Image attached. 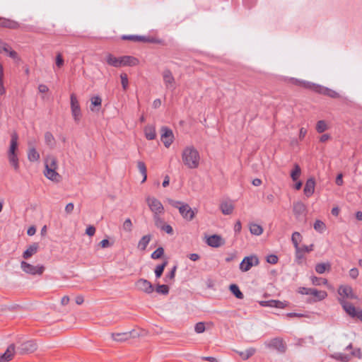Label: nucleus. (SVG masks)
<instances>
[{"label":"nucleus","instance_id":"58","mask_svg":"<svg viewBox=\"0 0 362 362\" xmlns=\"http://www.w3.org/2000/svg\"><path fill=\"white\" fill-rule=\"evenodd\" d=\"M95 233V228L93 226H89L86 230V233L88 235V236H93L94 235Z\"/></svg>","mask_w":362,"mask_h":362},{"label":"nucleus","instance_id":"48","mask_svg":"<svg viewBox=\"0 0 362 362\" xmlns=\"http://www.w3.org/2000/svg\"><path fill=\"white\" fill-rule=\"evenodd\" d=\"M132 228L133 224L131 219L127 218L122 224V229L127 233H130L132 230Z\"/></svg>","mask_w":362,"mask_h":362},{"label":"nucleus","instance_id":"55","mask_svg":"<svg viewBox=\"0 0 362 362\" xmlns=\"http://www.w3.org/2000/svg\"><path fill=\"white\" fill-rule=\"evenodd\" d=\"M279 258L275 255H270L266 257V261L269 264H275L278 262Z\"/></svg>","mask_w":362,"mask_h":362},{"label":"nucleus","instance_id":"3","mask_svg":"<svg viewBox=\"0 0 362 362\" xmlns=\"http://www.w3.org/2000/svg\"><path fill=\"white\" fill-rule=\"evenodd\" d=\"M168 202L171 206L179 209L183 218L187 221H192L194 218L195 216L194 211L187 204L173 199H168Z\"/></svg>","mask_w":362,"mask_h":362},{"label":"nucleus","instance_id":"56","mask_svg":"<svg viewBox=\"0 0 362 362\" xmlns=\"http://www.w3.org/2000/svg\"><path fill=\"white\" fill-rule=\"evenodd\" d=\"M56 65L60 68L64 65V59L62 58V56L60 53H58L56 56Z\"/></svg>","mask_w":362,"mask_h":362},{"label":"nucleus","instance_id":"38","mask_svg":"<svg viewBox=\"0 0 362 362\" xmlns=\"http://www.w3.org/2000/svg\"><path fill=\"white\" fill-rule=\"evenodd\" d=\"M137 168L139 172L143 175L142 182H144L147 178V170L145 163L143 161L137 162Z\"/></svg>","mask_w":362,"mask_h":362},{"label":"nucleus","instance_id":"47","mask_svg":"<svg viewBox=\"0 0 362 362\" xmlns=\"http://www.w3.org/2000/svg\"><path fill=\"white\" fill-rule=\"evenodd\" d=\"M301 235L298 232H294L291 236V240L295 247H300L299 243L301 241Z\"/></svg>","mask_w":362,"mask_h":362},{"label":"nucleus","instance_id":"39","mask_svg":"<svg viewBox=\"0 0 362 362\" xmlns=\"http://www.w3.org/2000/svg\"><path fill=\"white\" fill-rule=\"evenodd\" d=\"M331 269V264L329 262H321L316 265L315 272L329 271Z\"/></svg>","mask_w":362,"mask_h":362},{"label":"nucleus","instance_id":"43","mask_svg":"<svg viewBox=\"0 0 362 362\" xmlns=\"http://www.w3.org/2000/svg\"><path fill=\"white\" fill-rule=\"evenodd\" d=\"M162 215L153 216L154 225L156 228L161 229V228L165 224L164 219L161 217Z\"/></svg>","mask_w":362,"mask_h":362},{"label":"nucleus","instance_id":"53","mask_svg":"<svg viewBox=\"0 0 362 362\" xmlns=\"http://www.w3.org/2000/svg\"><path fill=\"white\" fill-rule=\"evenodd\" d=\"M194 330L198 334L203 333L205 331V324L202 322L197 323L194 327Z\"/></svg>","mask_w":362,"mask_h":362},{"label":"nucleus","instance_id":"28","mask_svg":"<svg viewBox=\"0 0 362 362\" xmlns=\"http://www.w3.org/2000/svg\"><path fill=\"white\" fill-rule=\"evenodd\" d=\"M39 248V245L37 243H34L28 246L27 250L23 252V257L25 259H28L35 254Z\"/></svg>","mask_w":362,"mask_h":362},{"label":"nucleus","instance_id":"32","mask_svg":"<svg viewBox=\"0 0 362 362\" xmlns=\"http://www.w3.org/2000/svg\"><path fill=\"white\" fill-rule=\"evenodd\" d=\"M249 229L251 234L254 235H260L264 231L263 228L255 223H250L249 225Z\"/></svg>","mask_w":362,"mask_h":362},{"label":"nucleus","instance_id":"14","mask_svg":"<svg viewBox=\"0 0 362 362\" xmlns=\"http://www.w3.org/2000/svg\"><path fill=\"white\" fill-rule=\"evenodd\" d=\"M293 212L296 216V218L300 220L302 216H305L307 207L302 202H296L293 203Z\"/></svg>","mask_w":362,"mask_h":362},{"label":"nucleus","instance_id":"9","mask_svg":"<svg viewBox=\"0 0 362 362\" xmlns=\"http://www.w3.org/2000/svg\"><path fill=\"white\" fill-rule=\"evenodd\" d=\"M265 346L269 349H275L279 353H284L286 349V344L281 338H274L266 341Z\"/></svg>","mask_w":362,"mask_h":362},{"label":"nucleus","instance_id":"57","mask_svg":"<svg viewBox=\"0 0 362 362\" xmlns=\"http://www.w3.org/2000/svg\"><path fill=\"white\" fill-rule=\"evenodd\" d=\"M163 231H165L166 233L169 235H172L173 233V229L172 226L165 223L160 229Z\"/></svg>","mask_w":362,"mask_h":362},{"label":"nucleus","instance_id":"29","mask_svg":"<svg viewBox=\"0 0 362 362\" xmlns=\"http://www.w3.org/2000/svg\"><path fill=\"white\" fill-rule=\"evenodd\" d=\"M220 208L223 214L229 215L234 210V204L231 202H224L221 203Z\"/></svg>","mask_w":362,"mask_h":362},{"label":"nucleus","instance_id":"37","mask_svg":"<svg viewBox=\"0 0 362 362\" xmlns=\"http://www.w3.org/2000/svg\"><path fill=\"white\" fill-rule=\"evenodd\" d=\"M229 290L237 298L243 299L244 298L243 293L240 291L239 287L236 284H230Z\"/></svg>","mask_w":362,"mask_h":362},{"label":"nucleus","instance_id":"27","mask_svg":"<svg viewBox=\"0 0 362 362\" xmlns=\"http://www.w3.org/2000/svg\"><path fill=\"white\" fill-rule=\"evenodd\" d=\"M122 61V66H136L139 64V60L131 56H124L121 57Z\"/></svg>","mask_w":362,"mask_h":362},{"label":"nucleus","instance_id":"11","mask_svg":"<svg viewBox=\"0 0 362 362\" xmlns=\"http://www.w3.org/2000/svg\"><path fill=\"white\" fill-rule=\"evenodd\" d=\"M342 303L344 310L351 317L358 318L362 321V310L356 308L350 303L342 302Z\"/></svg>","mask_w":362,"mask_h":362},{"label":"nucleus","instance_id":"21","mask_svg":"<svg viewBox=\"0 0 362 362\" xmlns=\"http://www.w3.org/2000/svg\"><path fill=\"white\" fill-rule=\"evenodd\" d=\"M15 354V346L11 344L7 348L6 351L0 356V362H8L11 361Z\"/></svg>","mask_w":362,"mask_h":362},{"label":"nucleus","instance_id":"35","mask_svg":"<svg viewBox=\"0 0 362 362\" xmlns=\"http://www.w3.org/2000/svg\"><path fill=\"white\" fill-rule=\"evenodd\" d=\"M151 240V235L143 236L138 243V248L141 250H145Z\"/></svg>","mask_w":362,"mask_h":362},{"label":"nucleus","instance_id":"46","mask_svg":"<svg viewBox=\"0 0 362 362\" xmlns=\"http://www.w3.org/2000/svg\"><path fill=\"white\" fill-rule=\"evenodd\" d=\"M123 40H129L133 41H138V42H145L146 41V39L144 36H139V35H123L122 36Z\"/></svg>","mask_w":362,"mask_h":362},{"label":"nucleus","instance_id":"24","mask_svg":"<svg viewBox=\"0 0 362 362\" xmlns=\"http://www.w3.org/2000/svg\"><path fill=\"white\" fill-rule=\"evenodd\" d=\"M102 99L98 95L93 96L90 98V110L92 112H98L101 107Z\"/></svg>","mask_w":362,"mask_h":362},{"label":"nucleus","instance_id":"64","mask_svg":"<svg viewBox=\"0 0 362 362\" xmlns=\"http://www.w3.org/2000/svg\"><path fill=\"white\" fill-rule=\"evenodd\" d=\"M38 90L40 93H47L49 90V88L46 85L40 84L38 86Z\"/></svg>","mask_w":362,"mask_h":362},{"label":"nucleus","instance_id":"59","mask_svg":"<svg viewBox=\"0 0 362 362\" xmlns=\"http://www.w3.org/2000/svg\"><path fill=\"white\" fill-rule=\"evenodd\" d=\"M311 289L310 288L300 287L298 292L303 295H310Z\"/></svg>","mask_w":362,"mask_h":362},{"label":"nucleus","instance_id":"5","mask_svg":"<svg viewBox=\"0 0 362 362\" xmlns=\"http://www.w3.org/2000/svg\"><path fill=\"white\" fill-rule=\"evenodd\" d=\"M339 301L343 307L342 302L349 303L347 299L358 300V296L353 292L351 286L347 285H341L338 289Z\"/></svg>","mask_w":362,"mask_h":362},{"label":"nucleus","instance_id":"8","mask_svg":"<svg viewBox=\"0 0 362 362\" xmlns=\"http://www.w3.org/2000/svg\"><path fill=\"white\" fill-rule=\"evenodd\" d=\"M162 77L166 89L173 91L176 88V81L171 71L168 69H164Z\"/></svg>","mask_w":362,"mask_h":362},{"label":"nucleus","instance_id":"1","mask_svg":"<svg viewBox=\"0 0 362 362\" xmlns=\"http://www.w3.org/2000/svg\"><path fill=\"white\" fill-rule=\"evenodd\" d=\"M182 161L189 169L198 168L201 157L198 150L192 145L185 146L182 151Z\"/></svg>","mask_w":362,"mask_h":362},{"label":"nucleus","instance_id":"17","mask_svg":"<svg viewBox=\"0 0 362 362\" xmlns=\"http://www.w3.org/2000/svg\"><path fill=\"white\" fill-rule=\"evenodd\" d=\"M206 243L213 247H218L225 244L224 239L222 238L221 235H212L209 236L206 240Z\"/></svg>","mask_w":362,"mask_h":362},{"label":"nucleus","instance_id":"2","mask_svg":"<svg viewBox=\"0 0 362 362\" xmlns=\"http://www.w3.org/2000/svg\"><path fill=\"white\" fill-rule=\"evenodd\" d=\"M58 168V161L55 156L48 155L45 157L44 175L48 180L57 183L62 180V176L57 172Z\"/></svg>","mask_w":362,"mask_h":362},{"label":"nucleus","instance_id":"6","mask_svg":"<svg viewBox=\"0 0 362 362\" xmlns=\"http://www.w3.org/2000/svg\"><path fill=\"white\" fill-rule=\"evenodd\" d=\"M354 356L361 358L362 357V353L360 349H357L352 351L350 354H344L341 352H336L330 355V357L333 359L341 362H349Z\"/></svg>","mask_w":362,"mask_h":362},{"label":"nucleus","instance_id":"50","mask_svg":"<svg viewBox=\"0 0 362 362\" xmlns=\"http://www.w3.org/2000/svg\"><path fill=\"white\" fill-rule=\"evenodd\" d=\"M174 279L175 273H166L163 282L167 284V285L170 284L174 281Z\"/></svg>","mask_w":362,"mask_h":362},{"label":"nucleus","instance_id":"51","mask_svg":"<svg viewBox=\"0 0 362 362\" xmlns=\"http://www.w3.org/2000/svg\"><path fill=\"white\" fill-rule=\"evenodd\" d=\"M164 253V250L163 247H158V249H156L151 255V257L153 259H158L160 257H161V256L163 255Z\"/></svg>","mask_w":362,"mask_h":362},{"label":"nucleus","instance_id":"19","mask_svg":"<svg viewBox=\"0 0 362 362\" xmlns=\"http://www.w3.org/2000/svg\"><path fill=\"white\" fill-rule=\"evenodd\" d=\"M28 159L30 162H36L40 160V153L36 151L33 143L32 141H28Z\"/></svg>","mask_w":362,"mask_h":362},{"label":"nucleus","instance_id":"33","mask_svg":"<svg viewBox=\"0 0 362 362\" xmlns=\"http://www.w3.org/2000/svg\"><path fill=\"white\" fill-rule=\"evenodd\" d=\"M310 295H311V296L315 297V301L322 300L325 299L327 297V296L326 291H318V290L315 289V288H312L311 289Z\"/></svg>","mask_w":362,"mask_h":362},{"label":"nucleus","instance_id":"49","mask_svg":"<svg viewBox=\"0 0 362 362\" xmlns=\"http://www.w3.org/2000/svg\"><path fill=\"white\" fill-rule=\"evenodd\" d=\"M310 279H311L312 284L315 286H320V285L327 284V279H324V278L311 276Z\"/></svg>","mask_w":362,"mask_h":362},{"label":"nucleus","instance_id":"26","mask_svg":"<svg viewBox=\"0 0 362 362\" xmlns=\"http://www.w3.org/2000/svg\"><path fill=\"white\" fill-rule=\"evenodd\" d=\"M0 26L11 29H17L19 24L11 19L0 18Z\"/></svg>","mask_w":362,"mask_h":362},{"label":"nucleus","instance_id":"4","mask_svg":"<svg viewBox=\"0 0 362 362\" xmlns=\"http://www.w3.org/2000/svg\"><path fill=\"white\" fill-rule=\"evenodd\" d=\"M146 202L153 216L163 215L165 212L163 204L157 198L151 196L146 197Z\"/></svg>","mask_w":362,"mask_h":362},{"label":"nucleus","instance_id":"31","mask_svg":"<svg viewBox=\"0 0 362 362\" xmlns=\"http://www.w3.org/2000/svg\"><path fill=\"white\" fill-rule=\"evenodd\" d=\"M112 339L114 341L122 342L129 339L131 337L130 332L112 333Z\"/></svg>","mask_w":362,"mask_h":362},{"label":"nucleus","instance_id":"16","mask_svg":"<svg viewBox=\"0 0 362 362\" xmlns=\"http://www.w3.org/2000/svg\"><path fill=\"white\" fill-rule=\"evenodd\" d=\"M36 349L37 344L32 340L21 344L18 348V351L22 354L32 353Z\"/></svg>","mask_w":362,"mask_h":362},{"label":"nucleus","instance_id":"13","mask_svg":"<svg viewBox=\"0 0 362 362\" xmlns=\"http://www.w3.org/2000/svg\"><path fill=\"white\" fill-rule=\"evenodd\" d=\"M313 91L327 95L332 98H338L340 97L339 94L337 91L318 84H315Z\"/></svg>","mask_w":362,"mask_h":362},{"label":"nucleus","instance_id":"23","mask_svg":"<svg viewBox=\"0 0 362 362\" xmlns=\"http://www.w3.org/2000/svg\"><path fill=\"white\" fill-rule=\"evenodd\" d=\"M290 82L292 84H294V85H296V86H301L303 88H307V89H310V90H313V88H314V86H315V83L310 82V81L299 80V79L294 78H291L290 79Z\"/></svg>","mask_w":362,"mask_h":362},{"label":"nucleus","instance_id":"61","mask_svg":"<svg viewBox=\"0 0 362 362\" xmlns=\"http://www.w3.org/2000/svg\"><path fill=\"white\" fill-rule=\"evenodd\" d=\"M11 47H9V46L7 45L6 44H5V43H1V44L0 50L1 52H4L8 54L9 50H11Z\"/></svg>","mask_w":362,"mask_h":362},{"label":"nucleus","instance_id":"40","mask_svg":"<svg viewBox=\"0 0 362 362\" xmlns=\"http://www.w3.org/2000/svg\"><path fill=\"white\" fill-rule=\"evenodd\" d=\"M301 174V169L298 164H294V168L291 173V177L293 181H296Z\"/></svg>","mask_w":362,"mask_h":362},{"label":"nucleus","instance_id":"7","mask_svg":"<svg viewBox=\"0 0 362 362\" xmlns=\"http://www.w3.org/2000/svg\"><path fill=\"white\" fill-rule=\"evenodd\" d=\"M70 105L72 117L74 121L78 123L81 117V110L78 98L74 93L70 96Z\"/></svg>","mask_w":362,"mask_h":362},{"label":"nucleus","instance_id":"45","mask_svg":"<svg viewBox=\"0 0 362 362\" xmlns=\"http://www.w3.org/2000/svg\"><path fill=\"white\" fill-rule=\"evenodd\" d=\"M313 227L316 231H317L320 233H323L326 229V226H325V223L320 220H316L314 223Z\"/></svg>","mask_w":362,"mask_h":362},{"label":"nucleus","instance_id":"62","mask_svg":"<svg viewBox=\"0 0 362 362\" xmlns=\"http://www.w3.org/2000/svg\"><path fill=\"white\" fill-rule=\"evenodd\" d=\"M300 248L302 249L303 252H309L313 250V245H303L300 247Z\"/></svg>","mask_w":362,"mask_h":362},{"label":"nucleus","instance_id":"44","mask_svg":"<svg viewBox=\"0 0 362 362\" xmlns=\"http://www.w3.org/2000/svg\"><path fill=\"white\" fill-rule=\"evenodd\" d=\"M328 129V125L325 120H320L316 124V131L318 133H322Z\"/></svg>","mask_w":362,"mask_h":362},{"label":"nucleus","instance_id":"34","mask_svg":"<svg viewBox=\"0 0 362 362\" xmlns=\"http://www.w3.org/2000/svg\"><path fill=\"white\" fill-rule=\"evenodd\" d=\"M145 136L147 139L153 140L156 137V129L155 127L151 125H148L144 129Z\"/></svg>","mask_w":362,"mask_h":362},{"label":"nucleus","instance_id":"52","mask_svg":"<svg viewBox=\"0 0 362 362\" xmlns=\"http://www.w3.org/2000/svg\"><path fill=\"white\" fill-rule=\"evenodd\" d=\"M121 83L124 90H127L129 84L128 77L126 74H122L120 75Z\"/></svg>","mask_w":362,"mask_h":362},{"label":"nucleus","instance_id":"12","mask_svg":"<svg viewBox=\"0 0 362 362\" xmlns=\"http://www.w3.org/2000/svg\"><path fill=\"white\" fill-rule=\"evenodd\" d=\"M258 264L259 259L257 256L251 255L245 257L240 264V269L243 272H247L250 270L252 266L257 265Z\"/></svg>","mask_w":362,"mask_h":362},{"label":"nucleus","instance_id":"54","mask_svg":"<svg viewBox=\"0 0 362 362\" xmlns=\"http://www.w3.org/2000/svg\"><path fill=\"white\" fill-rule=\"evenodd\" d=\"M296 249V257L298 263H300L302 259L304 258L303 257V252L302 251V249L300 248V247H295Z\"/></svg>","mask_w":362,"mask_h":362},{"label":"nucleus","instance_id":"36","mask_svg":"<svg viewBox=\"0 0 362 362\" xmlns=\"http://www.w3.org/2000/svg\"><path fill=\"white\" fill-rule=\"evenodd\" d=\"M256 349L255 348H249L244 351H237L239 356L243 360H247L255 354Z\"/></svg>","mask_w":362,"mask_h":362},{"label":"nucleus","instance_id":"20","mask_svg":"<svg viewBox=\"0 0 362 362\" xmlns=\"http://www.w3.org/2000/svg\"><path fill=\"white\" fill-rule=\"evenodd\" d=\"M315 179L313 177L309 178L305 185L304 187V194L307 197H310L312 196L315 192Z\"/></svg>","mask_w":362,"mask_h":362},{"label":"nucleus","instance_id":"60","mask_svg":"<svg viewBox=\"0 0 362 362\" xmlns=\"http://www.w3.org/2000/svg\"><path fill=\"white\" fill-rule=\"evenodd\" d=\"M74 209V205L73 203H69L65 206V211L67 214H70L72 213L73 210Z\"/></svg>","mask_w":362,"mask_h":362},{"label":"nucleus","instance_id":"22","mask_svg":"<svg viewBox=\"0 0 362 362\" xmlns=\"http://www.w3.org/2000/svg\"><path fill=\"white\" fill-rule=\"evenodd\" d=\"M18 136L16 132H13L11 136L10 146L7 154L17 153Z\"/></svg>","mask_w":362,"mask_h":362},{"label":"nucleus","instance_id":"25","mask_svg":"<svg viewBox=\"0 0 362 362\" xmlns=\"http://www.w3.org/2000/svg\"><path fill=\"white\" fill-rule=\"evenodd\" d=\"M8 163L16 172L20 168L19 159L17 153L7 154Z\"/></svg>","mask_w":362,"mask_h":362},{"label":"nucleus","instance_id":"15","mask_svg":"<svg viewBox=\"0 0 362 362\" xmlns=\"http://www.w3.org/2000/svg\"><path fill=\"white\" fill-rule=\"evenodd\" d=\"M161 140L165 147H169L173 141V133L168 127L161 128Z\"/></svg>","mask_w":362,"mask_h":362},{"label":"nucleus","instance_id":"42","mask_svg":"<svg viewBox=\"0 0 362 362\" xmlns=\"http://www.w3.org/2000/svg\"><path fill=\"white\" fill-rule=\"evenodd\" d=\"M156 291L160 294L167 295L169 293L168 285L165 284H160V282H158L156 288Z\"/></svg>","mask_w":362,"mask_h":362},{"label":"nucleus","instance_id":"30","mask_svg":"<svg viewBox=\"0 0 362 362\" xmlns=\"http://www.w3.org/2000/svg\"><path fill=\"white\" fill-rule=\"evenodd\" d=\"M106 62L109 65L112 66L114 67L122 66L121 57H119V58L115 57V56H113L111 54H108L107 55Z\"/></svg>","mask_w":362,"mask_h":362},{"label":"nucleus","instance_id":"41","mask_svg":"<svg viewBox=\"0 0 362 362\" xmlns=\"http://www.w3.org/2000/svg\"><path fill=\"white\" fill-rule=\"evenodd\" d=\"M45 141L48 146L54 148L55 145V140L50 132H47L45 134Z\"/></svg>","mask_w":362,"mask_h":362},{"label":"nucleus","instance_id":"10","mask_svg":"<svg viewBox=\"0 0 362 362\" xmlns=\"http://www.w3.org/2000/svg\"><path fill=\"white\" fill-rule=\"evenodd\" d=\"M135 288L136 290L150 294L154 291V288L151 283L146 279H140L135 282Z\"/></svg>","mask_w":362,"mask_h":362},{"label":"nucleus","instance_id":"18","mask_svg":"<svg viewBox=\"0 0 362 362\" xmlns=\"http://www.w3.org/2000/svg\"><path fill=\"white\" fill-rule=\"evenodd\" d=\"M260 305L264 307L284 308L288 305V303L286 301H280L278 300H269L261 301Z\"/></svg>","mask_w":362,"mask_h":362},{"label":"nucleus","instance_id":"63","mask_svg":"<svg viewBox=\"0 0 362 362\" xmlns=\"http://www.w3.org/2000/svg\"><path fill=\"white\" fill-rule=\"evenodd\" d=\"M100 245L101 246V247L105 248V247H110V243L108 240L104 239L102 241H100Z\"/></svg>","mask_w":362,"mask_h":362}]
</instances>
